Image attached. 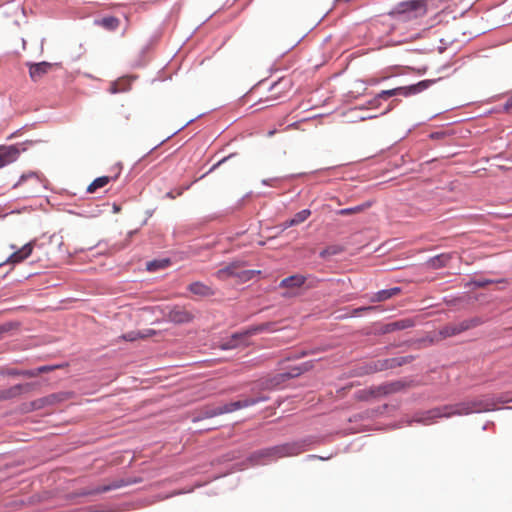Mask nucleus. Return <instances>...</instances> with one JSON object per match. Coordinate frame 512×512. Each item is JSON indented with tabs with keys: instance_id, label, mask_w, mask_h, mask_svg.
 <instances>
[{
	"instance_id": "nucleus-1",
	"label": "nucleus",
	"mask_w": 512,
	"mask_h": 512,
	"mask_svg": "<svg viewBox=\"0 0 512 512\" xmlns=\"http://www.w3.org/2000/svg\"><path fill=\"white\" fill-rule=\"evenodd\" d=\"M305 450L304 441H294L257 450L250 455L249 461L253 465H266L283 457L298 455Z\"/></svg>"
},
{
	"instance_id": "nucleus-2",
	"label": "nucleus",
	"mask_w": 512,
	"mask_h": 512,
	"mask_svg": "<svg viewBox=\"0 0 512 512\" xmlns=\"http://www.w3.org/2000/svg\"><path fill=\"white\" fill-rule=\"evenodd\" d=\"M512 400L506 397L495 398L493 396L485 395L475 399L462 401L459 403L451 404L449 408L453 416H464L473 413H482L497 409V405L502 403H508Z\"/></svg>"
},
{
	"instance_id": "nucleus-3",
	"label": "nucleus",
	"mask_w": 512,
	"mask_h": 512,
	"mask_svg": "<svg viewBox=\"0 0 512 512\" xmlns=\"http://www.w3.org/2000/svg\"><path fill=\"white\" fill-rule=\"evenodd\" d=\"M267 400V397H257V398H246L244 400H238L230 403H226L219 406H205L201 409L198 415L194 416L192 421L198 422L203 419L212 418L218 415L231 413L236 410L246 408L249 406H253L257 403L264 402Z\"/></svg>"
},
{
	"instance_id": "nucleus-4",
	"label": "nucleus",
	"mask_w": 512,
	"mask_h": 512,
	"mask_svg": "<svg viewBox=\"0 0 512 512\" xmlns=\"http://www.w3.org/2000/svg\"><path fill=\"white\" fill-rule=\"evenodd\" d=\"M427 11V0H407L397 3L391 14L404 21H410L425 16Z\"/></svg>"
},
{
	"instance_id": "nucleus-5",
	"label": "nucleus",
	"mask_w": 512,
	"mask_h": 512,
	"mask_svg": "<svg viewBox=\"0 0 512 512\" xmlns=\"http://www.w3.org/2000/svg\"><path fill=\"white\" fill-rule=\"evenodd\" d=\"M437 82L436 79H425L421 80L415 84L407 85V86H400L388 90H382L376 95L378 96V99L380 101L387 100L390 97H410L417 95L425 90H427L429 87H431L433 84Z\"/></svg>"
},
{
	"instance_id": "nucleus-6",
	"label": "nucleus",
	"mask_w": 512,
	"mask_h": 512,
	"mask_svg": "<svg viewBox=\"0 0 512 512\" xmlns=\"http://www.w3.org/2000/svg\"><path fill=\"white\" fill-rule=\"evenodd\" d=\"M448 408H451V404L417 412L414 414L409 423L415 422L423 425H431L435 423L439 418H450L453 416V414L451 413L452 411Z\"/></svg>"
},
{
	"instance_id": "nucleus-7",
	"label": "nucleus",
	"mask_w": 512,
	"mask_h": 512,
	"mask_svg": "<svg viewBox=\"0 0 512 512\" xmlns=\"http://www.w3.org/2000/svg\"><path fill=\"white\" fill-rule=\"evenodd\" d=\"M479 324H481V320L477 317L465 319L458 323H451V324H448V325L442 327L439 330V334L443 338L452 337V336L459 335L460 333H462L466 330L474 328V327L478 326Z\"/></svg>"
},
{
	"instance_id": "nucleus-8",
	"label": "nucleus",
	"mask_w": 512,
	"mask_h": 512,
	"mask_svg": "<svg viewBox=\"0 0 512 512\" xmlns=\"http://www.w3.org/2000/svg\"><path fill=\"white\" fill-rule=\"evenodd\" d=\"M139 482V479L137 478H128V479H118L115 481H112L110 484L107 485H101L94 488H85L83 489L79 495L81 496H90V495H97L101 493H106L111 490H115L121 487L129 486L132 484H136Z\"/></svg>"
},
{
	"instance_id": "nucleus-9",
	"label": "nucleus",
	"mask_w": 512,
	"mask_h": 512,
	"mask_svg": "<svg viewBox=\"0 0 512 512\" xmlns=\"http://www.w3.org/2000/svg\"><path fill=\"white\" fill-rule=\"evenodd\" d=\"M265 330L264 325L253 326L241 333H234L227 341L223 342L220 347L222 350L235 349L240 345V340L251 335H255Z\"/></svg>"
},
{
	"instance_id": "nucleus-10",
	"label": "nucleus",
	"mask_w": 512,
	"mask_h": 512,
	"mask_svg": "<svg viewBox=\"0 0 512 512\" xmlns=\"http://www.w3.org/2000/svg\"><path fill=\"white\" fill-rule=\"evenodd\" d=\"M34 246L35 241H30L19 249H17L15 245H12L11 248L15 251L7 258L6 263L18 264L24 261L32 254Z\"/></svg>"
},
{
	"instance_id": "nucleus-11",
	"label": "nucleus",
	"mask_w": 512,
	"mask_h": 512,
	"mask_svg": "<svg viewBox=\"0 0 512 512\" xmlns=\"http://www.w3.org/2000/svg\"><path fill=\"white\" fill-rule=\"evenodd\" d=\"M53 64L49 62H39V63H28L29 67V75L32 81H39L44 75H46Z\"/></svg>"
},
{
	"instance_id": "nucleus-12",
	"label": "nucleus",
	"mask_w": 512,
	"mask_h": 512,
	"mask_svg": "<svg viewBox=\"0 0 512 512\" xmlns=\"http://www.w3.org/2000/svg\"><path fill=\"white\" fill-rule=\"evenodd\" d=\"M19 155L20 151L14 145L0 147V168L15 162Z\"/></svg>"
},
{
	"instance_id": "nucleus-13",
	"label": "nucleus",
	"mask_w": 512,
	"mask_h": 512,
	"mask_svg": "<svg viewBox=\"0 0 512 512\" xmlns=\"http://www.w3.org/2000/svg\"><path fill=\"white\" fill-rule=\"evenodd\" d=\"M30 389V384H17L7 389L0 390V401L9 400L18 397L24 391H28Z\"/></svg>"
},
{
	"instance_id": "nucleus-14",
	"label": "nucleus",
	"mask_w": 512,
	"mask_h": 512,
	"mask_svg": "<svg viewBox=\"0 0 512 512\" xmlns=\"http://www.w3.org/2000/svg\"><path fill=\"white\" fill-rule=\"evenodd\" d=\"M414 326V321L410 318L400 319L385 324L382 327V333H391L394 331L405 330Z\"/></svg>"
},
{
	"instance_id": "nucleus-15",
	"label": "nucleus",
	"mask_w": 512,
	"mask_h": 512,
	"mask_svg": "<svg viewBox=\"0 0 512 512\" xmlns=\"http://www.w3.org/2000/svg\"><path fill=\"white\" fill-rule=\"evenodd\" d=\"M188 290L191 293L201 297H210L215 295V290L212 286L206 285L199 281L189 284Z\"/></svg>"
},
{
	"instance_id": "nucleus-16",
	"label": "nucleus",
	"mask_w": 512,
	"mask_h": 512,
	"mask_svg": "<svg viewBox=\"0 0 512 512\" xmlns=\"http://www.w3.org/2000/svg\"><path fill=\"white\" fill-rule=\"evenodd\" d=\"M400 292H401L400 287H392L389 289H383V290L377 291L376 293L372 294L369 297V301L371 303L383 302V301H386V300L398 295Z\"/></svg>"
},
{
	"instance_id": "nucleus-17",
	"label": "nucleus",
	"mask_w": 512,
	"mask_h": 512,
	"mask_svg": "<svg viewBox=\"0 0 512 512\" xmlns=\"http://www.w3.org/2000/svg\"><path fill=\"white\" fill-rule=\"evenodd\" d=\"M61 400V396L59 394H51L39 399H36L31 402L32 410L42 409L46 406L53 405Z\"/></svg>"
},
{
	"instance_id": "nucleus-18",
	"label": "nucleus",
	"mask_w": 512,
	"mask_h": 512,
	"mask_svg": "<svg viewBox=\"0 0 512 512\" xmlns=\"http://www.w3.org/2000/svg\"><path fill=\"white\" fill-rule=\"evenodd\" d=\"M306 282V277L300 274L291 275L284 278L279 283L280 288H299Z\"/></svg>"
},
{
	"instance_id": "nucleus-19",
	"label": "nucleus",
	"mask_w": 512,
	"mask_h": 512,
	"mask_svg": "<svg viewBox=\"0 0 512 512\" xmlns=\"http://www.w3.org/2000/svg\"><path fill=\"white\" fill-rule=\"evenodd\" d=\"M405 387L402 381H394L385 383L377 388V393L381 395H388L401 391Z\"/></svg>"
},
{
	"instance_id": "nucleus-20",
	"label": "nucleus",
	"mask_w": 512,
	"mask_h": 512,
	"mask_svg": "<svg viewBox=\"0 0 512 512\" xmlns=\"http://www.w3.org/2000/svg\"><path fill=\"white\" fill-rule=\"evenodd\" d=\"M452 253H442L429 259L428 264L433 269L445 267L452 259Z\"/></svg>"
},
{
	"instance_id": "nucleus-21",
	"label": "nucleus",
	"mask_w": 512,
	"mask_h": 512,
	"mask_svg": "<svg viewBox=\"0 0 512 512\" xmlns=\"http://www.w3.org/2000/svg\"><path fill=\"white\" fill-rule=\"evenodd\" d=\"M169 264H170V260L168 258L152 260L147 263L146 269L149 272H156L160 269L168 267Z\"/></svg>"
},
{
	"instance_id": "nucleus-22",
	"label": "nucleus",
	"mask_w": 512,
	"mask_h": 512,
	"mask_svg": "<svg viewBox=\"0 0 512 512\" xmlns=\"http://www.w3.org/2000/svg\"><path fill=\"white\" fill-rule=\"evenodd\" d=\"M110 181V177L101 176L96 178L87 188L88 193H94L97 189L106 186Z\"/></svg>"
},
{
	"instance_id": "nucleus-23",
	"label": "nucleus",
	"mask_w": 512,
	"mask_h": 512,
	"mask_svg": "<svg viewBox=\"0 0 512 512\" xmlns=\"http://www.w3.org/2000/svg\"><path fill=\"white\" fill-rule=\"evenodd\" d=\"M311 215V211L309 209H303L297 212L292 219H290V224H300L304 222Z\"/></svg>"
},
{
	"instance_id": "nucleus-24",
	"label": "nucleus",
	"mask_w": 512,
	"mask_h": 512,
	"mask_svg": "<svg viewBox=\"0 0 512 512\" xmlns=\"http://www.w3.org/2000/svg\"><path fill=\"white\" fill-rule=\"evenodd\" d=\"M343 251V248L339 245H332L328 246L327 248L323 249L319 255L321 258H326L328 256H333L341 253Z\"/></svg>"
},
{
	"instance_id": "nucleus-25",
	"label": "nucleus",
	"mask_w": 512,
	"mask_h": 512,
	"mask_svg": "<svg viewBox=\"0 0 512 512\" xmlns=\"http://www.w3.org/2000/svg\"><path fill=\"white\" fill-rule=\"evenodd\" d=\"M236 275L237 274L234 271V266L233 265L226 266V267H224L222 269H219L216 272V276L219 279H224L226 276H236Z\"/></svg>"
},
{
	"instance_id": "nucleus-26",
	"label": "nucleus",
	"mask_w": 512,
	"mask_h": 512,
	"mask_svg": "<svg viewBox=\"0 0 512 512\" xmlns=\"http://www.w3.org/2000/svg\"><path fill=\"white\" fill-rule=\"evenodd\" d=\"M52 370V367L51 366H40L38 367L37 369L35 370H27V371H24L21 373V375H25V376H29V377H34L40 373H44V372H47V371H50Z\"/></svg>"
},
{
	"instance_id": "nucleus-27",
	"label": "nucleus",
	"mask_w": 512,
	"mask_h": 512,
	"mask_svg": "<svg viewBox=\"0 0 512 512\" xmlns=\"http://www.w3.org/2000/svg\"><path fill=\"white\" fill-rule=\"evenodd\" d=\"M191 187V184L185 185L183 187L176 188L175 190L169 191L166 193V197L170 199H175L178 196H181L185 190H188Z\"/></svg>"
},
{
	"instance_id": "nucleus-28",
	"label": "nucleus",
	"mask_w": 512,
	"mask_h": 512,
	"mask_svg": "<svg viewBox=\"0 0 512 512\" xmlns=\"http://www.w3.org/2000/svg\"><path fill=\"white\" fill-rule=\"evenodd\" d=\"M363 207H364L363 205H358V206H354V207L344 208V209L339 210L338 214L342 215V216L350 215V214L362 211Z\"/></svg>"
},
{
	"instance_id": "nucleus-29",
	"label": "nucleus",
	"mask_w": 512,
	"mask_h": 512,
	"mask_svg": "<svg viewBox=\"0 0 512 512\" xmlns=\"http://www.w3.org/2000/svg\"><path fill=\"white\" fill-rule=\"evenodd\" d=\"M120 84H121V82H118V81L111 83L109 92L111 94H117V93L128 91V87H120Z\"/></svg>"
},
{
	"instance_id": "nucleus-30",
	"label": "nucleus",
	"mask_w": 512,
	"mask_h": 512,
	"mask_svg": "<svg viewBox=\"0 0 512 512\" xmlns=\"http://www.w3.org/2000/svg\"><path fill=\"white\" fill-rule=\"evenodd\" d=\"M103 24L107 28L114 29L118 25V19L115 17H107L103 19Z\"/></svg>"
},
{
	"instance_id": "nucleus-31",
	"label": "nucleus",
	"mask_w": 512,
	"mask_h": 512,
	"mask_svg": "<svg viewBox=\"0 0 512 512\" xmlns=\"http://www.w3.org/2000/svg\"><path fill=\"white\" fill-rule=\"evenodd\" d=\"M495 282H496V281L491 280V279H482V280H475V281H473V284H474L476 287L482 288V287H485V286H487V285L493 284V283H495Z\"/></svg>"
},
{
	"instance_id": "nucleus-32",
	"label": "nucleus",
	"mask_w": 512,
	"mask_h": 512,
	"mask_svg": "<svg viewBox=\"0 0 512 512\" xmlns=\"http://www.w3.org/2000/svg\"><path fill=\"white\" fill-rule=\"evenodd\" d=\"M140 334L138 332H129L122 336V338L126 341H135L136 339L140 338Z\"/></svg>"
},
{
	"instance_id": "nucleus-33",
	"label": "nucleus",
	"mask_w": 512,
	"mask_h": 512,
	"mask_svg": "<svg viewBox=\"0 0 512 512\" xmlns=\"http://www.w3.org/2000/svg\"><path fill=\"white\" fill-rule=\"evenodd\" d=\"M369 108H379L381 106V101L378 99V96L375 95L374 98L367 102Z\"/></svg>"
},
{
	"instance_id": "nucleus-34",
	"label": "nucleus",
	"mask_w": 512,
	"mask_h": 512,
	"mask_svg": "<svg viewBox=\"0 0 512 512\" xmlns=\"http://www.w3.org/2000/svg\"><path fill=\"white\" fill-rule=\"evenodd\" d=\"M282 180L280 177L263 179L262 184L265 186H273L276 182Z\"/></svg>"
},
{
	"instance_id": "nucleus-35",
	"label": "nucleus",
	"mask_w": 512,
	"mask_h": 512,
	"mask_svg": "<svg viewBox=\"0 0 512 512\" xmlns=\"http://www.w3.org/2000/svg\"><path fill=\"white\" fill-rule=\"evenodd\" d=\"M301 373H302V370L300 368H294V369H292L291 372L282 374V376H284L286 378H292V377L299 376Z\"/></svg>"
},
{
	"instance_id": "nucleus-36",
	"label": "nucleus",
	"mask_w": 512,
	"mask_h": 512,
	"mask_svg": "<svg viewBox=\"0 0 512 512\" xmlns=\"http://www.w3.org/2000/svg\"><path fill=\"white\" fill-rule=\"evenodd\" d=\"M374 309H375V307H373V306L355 308L353 310V316H358L363 311L374 310Z\"/></svg>"
},
{
	"instance_id": "nucleus-37",
	"label": "nucleus",
	"mask_w": 512,
	"mask_h": 512,
	"mask_svg": "<svg viewBox=\"0 0 512 512\" xmlns=\"http://www.w3.org/2000/svg\"><path fill=\"white\" fill-rule=\"evenodd\" d=\"M35 174L34 173H30V174H23L21 175L20 179L18 180V182L16 184H14V188L18 187L19 185H21L24 181H26L27 178L29 177H33Z\"/></svg>"
},
{
	"instance_id": "nucleus-38",
	"label": "nucleus",
	"mask_w": 512,
	"mask_h": 512,
	"mask_svg": "<svg viewBox=\"0 0 512 512\" xmlns=\"http://www.w3.org/2000/svg\"><path fill=\"white\" fill-rule=\"evenodd\" d=\"M83 512H106L107 510L102 508V507H88V508H84L82 509Z\"/></svg>"
},
{
	"instance_id": "nucleus-39",
	"label": "nucleus",
	"mask_w": 512,
	"mask_h": 512,
	"mask_svg": "<svg viewBox=\"0 0 512 512\" xmlns=\"http://www.w3.org/2000/svg\"><path fill=\"white\" fill-rule=\"evenodd\" d=\"M504 110L507 112H512V95L507 99L504 104Z\"/></svg>"
},
{
	"instance_id": "nucleus-40",
	"label": "nucleus",
	"mask_w": 512,
	"mask_h": 512,
	"mask_svg": "<svg viewBox=\"0 0 512 512\" xmlns=\"http://www.w3.org/2000/svg\"><path fill=\"white\" fill-rule=\"evenodd\" d=\"M400 102V100L398 99H394L388 106V108L382 113V115L388 113L389 111H391L392 109H394V107Z\"/></svg>"
},
{
	"instance_id": "nucleus-41",
	"label": "nucleus",
	"mask_w": 512,
	"mask_h": 512,
	"mask_svg": "<svg viewBox=\"0 0 512 512\" xmlns=\"http://www.w3.org/2000/svg\"><path fill=\"white\" fill-rule=\"evenodd\" d=\"M229 157H230V156H228V157H224L223 159H221L220 161H218L217 163H215V164H214V165L209 169V171H208L207 173H210V172L214 171V170H215L216 168H218L222 163H224V162H225Z\"/></svg>"
},
{
	"instance_id": "nucleus-42",
	"label": "nucleus",
	"mask_w": 512,
	"mask_h": 512,
	"mask_svg": "<svg viewBox=\"0 0 512 512\" xmlns=\"http://www.w3.org/2000/svg\"><path fill=\"white\" fill-rule=\"evenodd\" d=\"M118 82H121L120 87H128V90L130 89V86H131L130 79L123 78V79L118 80Z\"/></svg>"
},
{
	"instance_id": "nucleus-43",
	"label": "nucleus",
	"mask_w": 512,
	"mask_h": 512,
	"mask_svg": "<svg viewBox=\"0 0 512 512\" xmlns=\"http://www.w3.org/2000/svg\"><path fill=\"white\" fill-rule=\"evenodd\" d=\"M376 117H377V115H372V114H369V115H368V114H365V115H361V116H359V117H358V119H359L360 121H365V120L374 119V118H376Z\"/></svg>"
},
{
	"instance_id": "nucleus-44",
	"label": "nucleus",
	"mask_w": 512,
	"mask_h": 512,
	"mask_svg": "<svg viewBox=\"0 0 512 512\" xmlns=\"http://www.w3.org/2000/svg\"><path fill=\"white\" fill-rule=\"evenodd\" d=\"M296 224H290V220L287 221L285 224H284V227L285 228H288V227H291V226H295Z\"/></svg>"
},
{
	"instance_id": "nucleus-45",
	"label": "nucleus",
	"mask_w": 512,
	"mask_h": 512,
	"mask_svg": "<svg viewBox=\"0 0 512 512\" xmlns=\"http://www.w3.org/2000/svg\"><path fill=\"white\" fill-rule=\"evenodd\" d=\"M362 109H363V107H355V108H354V110H355V111H356V110H362Z\"/></svg>"
}]
</instances>
